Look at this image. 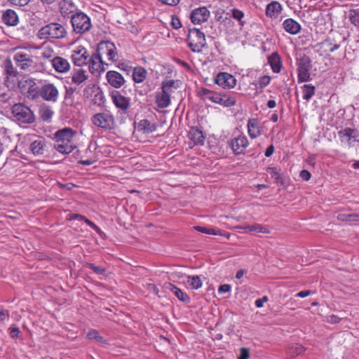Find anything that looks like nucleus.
<instances>
[{
  "instance_id": "423d86ee",
  "label": "nucleus",
  "mask_w": 359,
  "mask_h": 359,
  "mask_svg": "<svg viewBox=\"0 0 359 359\" xmlns=\"http://www.w3.org/2000/svg\"><path fill=\"white\" fill-rule=\"evenodd\" d=\"M94 126L103 130H111L116 126L115 118L109 110L94 114L91 118Z\"/></svg>"
},
{
  "instance_id": "de8ad7c7",
  "label": "nucleus",
  "mask_w": 359,
  "mask_h": 359,
  "mask_svg": "<svg viewBox=\"0 0 359 359\" xmlns=\"http://www.w3.org/2000/svg\"><path fill=\"white\" fill-rule=\"evenodd\" d=\"M232 17L238 20L241 26H243L244 22L242 21V19L244 17V13L243 11L236 8L232 9Z\"/></svg>"
},
{
  "instance_id": "13d9d810",
  "label": "nucleus",
  "mask_w": 359,
  "mask_h": 359,
  "mask_svg": "<svg viewBox=\"0 0 359 359\" xmlns=\"http://www.w3.org/2000/svg\"><path fill=\"white\" fill-rule=\"evenodd\" d=\"M267 301L268 297L266 296H264L262 298L256 299L255 304L257 308H262L264 305V303L266 302Z\"/></svg>"
},
{
  "instance_id": "c03bdc74",
  "label": "nucleus",
  "mask_w": 359,
  "mask_h": 359,
  "mask_svg": "<svg viewBox=\"0 0 359 359\" xmlns=\"http://www.w3.org/2000/svg\"><path fill=\"white\" fill-rule=\"evenodd\" d=\"M349 18L352 24L359 27V8L351 10Z\"/></svg>"
},
{
  "instance_id": "b1692460",
  "label": "nucleus",
  "mask_w": 359,
  "mask_h": 359,
  "mask_svg": "<svg viewBox=\"0 0 359 359\" xmlns=\"http://www.w3.org/2000/svg\"><path fill=\"white\" fill-rule=\"evenodd\" d=\"M170 93L162 90L161 93H158L156 96V102L157 106L160 108H166L170 104Z\"/></svg>"
},
{
  "instance_id": "9b49d317",
  "label": "nucleus",
  "mask_w": 359,
  "mask_h": 359,
  "mask_svg": "<svg viewBox=\"0 0 359 359\" xmlns=\"http://www.w3.org/2000/svg\"><path fill=\"white\" fill-rule=\"evenodd\" d=\"M90 55L87 49L82 46H78L71 51V59L73 64L77 67H82L88 64V60Z\"/></svg>"
},
{
  "instance_id": "39448f33",
  "label": "nucleus",
  "mask_w": 359,
  "mask_h": 359,
  "mask_svg": "<svg viewBox=\"0 0 359 359\" xmlns=\"http://www.w3.org/2000/svg\"><path fill=\"white\" fill-rule=\"evenodd\" d=\"M66 34V29L62 25L53 22L41 27L38 32V36L41 39H62L65 36Z\"/></svg>"
},
{
  "instance_id": "dca6fc26",
  "label": "nucleus",
  "mask_w": 359,
  "mask_h": 359,
  "mask_svg": "<svg viewBox=\"0 0 359 359\" xmlns=\"http://www.w3.org/2000/svg\"><path fill=\"white\" fill-rule=\"evenodd\" d=\"M215 83L224 88H231L236 86V80L229 73L220 72L216 77Z\"/></svg>"
},
{
  "instance_id": "9d476101",
  "label": "nucleus",
  "mask_w": 359,
  "mask_h": 359,
  "mask_svg": "<svg viewBox=\"0 0 359 359\" xmlns=\"http://www.w3.org/2000/svg\"><path fill=\"white\" fill-rule=\"evenodd\" d=\"M102 58L106 56L109 61L114 62L118 55L114 43L110 41H101L98 43L96 52Z\"/></svg>"
},
{
  "instance_id": "4468645a",
  "label": "nucleus",
  "mask_w": 359,
  "mask_h": 359,
  "mask_svg": "<svg viewBox=\"0 0 359 359\" xmlns=\"http://www.w3.org/2000/svg\"><path fill=\"white\" fill-rule=\"evenodd\" d=\"M228 144L235 155H240L244 153L249 142L246 136L240 135L231 139Z\"/></svg>"
},
{
  "instance_id": "4d7b16f0",
  "label": "nucleus",
  "mask_w": 359,
  "mask_h": 359,
  "mask_svg": "<svg viewBox=\"0 0 359 359\" xmlns=\"http://www.w3.org/2000/svg\"><path fill=\"white\" fill-rule=\"evenodd\" d=\"M8 1L13 5L20 6H26L29 2V0H8Z\"/></svg>"
},
{
  "instance_id": "aec40b11",
  "label": "nucleus",
  "mask_w": 359,
  "mask_h": 359,
  "mask_svg": "<svg viewBox=\"0 0 359 359\" xmlns=\"http://www.w3.org/2000/svg\"><path fill=\"white\" fill-rule=\"evenodd\" d=\"M46 148V142L43 138L39 137L34 140L29 146V149L34 156H41Z\"/></svg>"
},
{
  "instance_id": "6e6552de",
  "label": "nucleus",
  "mask_w": 359,
  "mask_h": 359,
  "mask_svg": "<svg viewBox=\"0 0 359 359\" xmlns=\"http://www.w3.org/2000/svg\"><path fill=\"white\" fill-rule=\"evenodd\" d=\"M33 58V55L23 51L17 52L13 55V60L16 65L20 69L28 72L32 71L35 68L36 63Z\"/></svg>"
},
{
  "instance_id": "f257e3e1",
  "label": "nucleus",
  "mask_w": 359,
  "mask_h": 359,
  "mask_svg": "<svg viewBox=\"0 0 359 359\" xmlns=\"http://www.w3.org/2000/svg\"><path fill=\"white\" fill-rule=\"evenodd\" d=\"M76 132L70 128H65L55 132L54 134V148L61 154L71 153L76 144L74 138Z\"/></svg>"
},
{
  "instance_id": "7c9ffc66",
  "label": "nucleus",
  "mask_w": 359,
  "mask_h": 359,
  "mask_svg": "<svg viewBox=\"0 0 359 359\" xmlns=\"http://www.w3.org/2000/svg\"><path fill=\"white\" fill-rule=\"evenodd\" d=\"M187 287L190 290H198L203 285L199 276H188L185 282Z\"/></svg>"
},
{
  "instance_id": "393cba45",
  "label": "nucleus",
  "mask_w": 359,
  "mask_h": 359,
  "mask_svg": "<svg viewBox=\"0 0 359 359\" xmlns=\"http://www.w3.org/2000/svg\"><path fill=\"white\" fill-rule=\"evenodd\" d=\"M165 287L172 292L176 297L178 298L179 300L183 302H190V297L184 292L182 290L178 288L177 286L174 285L172 283H166L165 285Z\"/></svg>"
},
{
  "instance_id": "3c124183",
  "label": "nucleus",
  "mask_w": 359,
  "mask_h": 359,
  "mask_svg": "<svg viewBox=\"0 0 359 359\" xmlns=\"http://www.w3.org/2000/svg\"><path fill=\"white\" fill-rule=\"evenodd\" d=\"M86 267L92 269L97 274H104L106 271L104 268L91 263L86 264Z\"/></svg>"
},
{
  "instance_id": "680f3d73",
  "label": "nucleus",
  "mask_w": 359,
  "mask_h": 359,
  "mask_svg": "<svg viewBox=\"0 0 359 359\" xmlns=\"http://www.w3.org/2000/svg\"><path fill=\"white\" fill-rule=\"evenodd\" d=\"M83 221L87 224L88 226H89L93 229L95 230L96 231H100V228L93 222L85 217V219H83Z\"/></svg>"
},
{
  "instance_id": "69168bd1",
  "label": "nucleus",
  "mask_w": 359,
  "mask_h": 359,
  "mask_svg": "<svg viewBox=\"0 0 359 359\" xmlns=\"http://www.w3.org/2000/svg\"><path fill=\"white\" fill-rule=\"evenodd\" d=\"M140 126H143V128L144 130H147V131L152 132V130L149 128L150 126V123L148 120L141 121L140 123Z\"/></svg>"
},
{
  "instance_id": "8fccbe9b",
  "label": "nucleus",
  "mask_w": 359,
  "mask_h": 359,
  "mask_svg": "<svg viewBox=\"0 0 359 359\" xmlns=\"http://www.w3.org/2000/svg\"><path fill=\"white\" fill-rule=\"evenodd\" d=\"M17 83V79L6 76L4 79V84L8 88H14Z\"/></svg>"
},
{
  "instance_id": "5701e85b",
  "label": "nucleus",
  "mask_w": 359,
  "mask_h": 359,
  "mask_svg": "<svg viewBox=\"0 0 359 359\" xmlns=\"http://www.w3.org/2000/svg\"><path fill=\"white\" fill-rule=\"evenodd\" d=\"M248 131L250 137L252 139L261 135L260 126L257 119H249L248 122Z\"/></svg>"
},
{
  "instance_id": "49530a36",
  "label": "nucleus",
  "mask_w": 359,
  "mask_h": 359,
  "mask_svg": "<svg viewBox=\"0 0 359 359\" xmlns=\"http://www.w3.org/2000/svg\"><path fill=\"white\" fill-rule=\"evenodd\" d=\"M252 231L263 233H269L270 232L266 226H264L259 224H255L251 225V232Z\"/></svg>"
},
{
  "instance_id": "58836bf2",
  "label": "nucleus",
  "mask_w": 359,
  "mask_h": 359,
  "mask_svg": "<svg viewBox=\"0 0 359 359\" xmlns=\"http://www.w3.org/2000/svg\"><path fill=\"white\" fill-rule=\"evenodd\" d=\"M354 133L355 130L353 129L346 128L339 132V136L341 138V141L344 140L350 141L352 138L355 137Z\"/></svg>"
},
{
  "instance_id": "e2e57ef3",
  "label": "nucleus",
  "mask_w": 359,
  "mask_h": 359,
  "mask_svg": "<svg viewBox=\"0 0 359 359\" xmlns=\"http://www.w3.org/2000/svg\"><path fill=\"white\" fill-rule=\"evenodd\" d=\"M231 290V285L228 284H224L219 286L218 289L219 293L228 292Z\"/></svg>"
},
{
  "instance_id": "c756f323",
  "label": "nucleus",
  "mask_w": 359,
  "mask_h": 359,
  "mask_svg": "<svg viewBox=\"0 0 359 359\" xmlns=\"http://www.w3.org/2000/svg\"><path fill=\"white\" fill-rule=\"evenodd\" d=\"M189 137L196 144H203L205 137L203 132L197 128H192L189 132Z\"/></svg>"
},
{
  "instance_id": "2eb2a0df",
  "label": "nucleus",
  "mask_w": 359,
  "mask_h": 359,
  "mask_svg": "<svg viewBox=\"0 0 359 359\" xmlns=\"http://www.w3.org/2000/svg\"><path fill=\"white\" fill-rule=\"evenodd\" d=\"M210 18V11L205 7L194 9L190 14V19L194 25H201Z\"/></svg>"
},
{
  "instance_id": "72a5a7b5",
  "label": "nucleus",
  "mask_w": 359,
  "mask_h": 359,
  "mask_svg": "<svg viewBox=\"0 0 359 359\" xmlns=\"http://www.w3.org/2000/svg\"><path fill=\"white\" fill-rule=\"evenodd\" d=\"M4 73L6 76L18 78V72L15 67H14L11 59L8 58L4 62Z\"/></svg>"
},
{
  "instance_id": "5fc2aeb1",
  "label": "nucleus",
  "mask_w": 359,
  "mask_h": 359,
  "mask_svg": "<svg viewBox=\"0 0 359 359\" xmlns=\"http://www.w3.org/2000/svg\"><path fill=\"white\" fill-rule=\"evenodd\" d=\"M271 81V77L269 76H263L259 79V85L261 88H264L267 86Z\"/></svg>"
},
{
  "instance_id": "603ef678",
  "label": "nucleus",
  "mask_w": 359,
  "mask_h": 359,
  "mask_svg": "<svg viewBox=\"0 0 359 359\" xmlns=\"http://www.w3.org/2000/svg\"><path fill=\"white\" fill-rule=\"evenodd\" d=\"M20 334V330L15 325L9 327V334L12 339H17Z\"/></svg>"
},
{
  "instance_id": "e433bc0d",
  "label": "nucleus",
  "mask_w": 359,
  "mask_h": 359,
  "mask_svg": "<svg viewBox=\"0 0 359 359\" xmlns=\"http://www.w3.org/2000/svg\"><path fill=\"white\" fill-rule=\"evenodd\" d=\"M337 218L342 222H356L359 221V214L356 213H339Z\"/></svg>"
},
{
  "instance_id": "c85d7f7f",
  "label": "nucleus",
  "mask_w": 359,
  "mask_h": 359,
  "mask_svg": "<svg viewBox=\"0 0 359 359\" xmlns=\"http://www.w3.org/2000/svg\"><path fill=\"white\" fill-rule=\"evenodd\" d=\"M282 11V6L278 1H272L266 6V15L270 18L276 17Z\"/></svg>"
},
{
  "instance_id": "20e7f679",
  "label": "nucleus",
  "mask_w": 359,
  "mask_h": 359,
  "mask_svg": "<svg viewBox=\"0 0 359 359\" xmlns=\"http://www.w3.org/2000/svg\"><path fill=\"white\" fill-rule=\"evenodd\" d=\"M11 113L19 124H30L35 121L34 112L29 107L22 103L15 104L12 107Z\"/></svg>"
},
{
  "instance_id": "ea45409f",
  "label": "nucleus",
  "mask_w": 359,
  "mask_h": 359,
  "mask_svg": "<svg viewBox=\"0 0 359 359\" xmlns=\"http://www.w3.org/2000/svg\"><path fill=\"white\" fill-rule=\"evenodd\" d=\"M306 348L299 344H292L289 348V353L292 356H297L302 354L305 351Z\"/></svg>"
},
{
  "instance_id": "412c9836",
  "label": "nucleus",
  "mask_w": 359,
  "mask_h": 359,
  "mask_svg": "<svg viewBox=\"0 0 359 359\" xmlns=\"http://www.w3.org/2000/svg\"><path fill=\"white\" fill-rule=\"evenodd\" d=\"M55 3L57 5V9L63 17L72 13L74 8V3L69 0H56Z\"/></svg>"
},
{
  "instance_id": "f3484780",
  "label": "nucleus",
  "mask_w": 359,
  "mask_h": 359,
  "mask_svg": "<svg viewBox=\"0 0 359 359\" xmlns=\"http://www.w3.org/2000/svg\"><path fill=\"white\" fill-rule=\"evenodd\" d=\"M106 79L108 83L114 88H120L126 82L123 76L119 72L113 70L107 72Z\"/></svg>"
},
{
  "instance_id": "864d4df0",
  "label": "nucleus",
  "mask_w": 359,
  "mask_h": 359,
  "mask_svg": "<svg viewBox=\"0 0 359 359\" xmlns=\"http://www.w3.org/2000/svg\"><path fill=\"white\" fill-rule=\"evenodd\" d=\"M324 45L325 46H327L330 47V52L332 53L334 51H335L336 50L339 49V47H340V44H337V43H335V44H333L332 43V41L330 39H326L325 41H324Z\"/></svg>"
},
{
  "instance_id": "bf43d9fd",
  "label": "nucleus",
  "mask_w": 359,
  "mask_h": 359,
  "mask_svg": "<svg viewBox=\"0 0 359 359\" xmlns=\"http://www.w3.org/2000/svg\"><path fill=\"white\" fill-rule=\"evenodd\" d=\"M10 316L9 311L8 310H5L4 309H1L0 310V321L4 322L6 318H8Z\"/></svg>"
},
{
  "instance_id": "f8f14e48",
  "label": "nucleus",
  "mask_w": 359,
  "mask_h": 359,
  "mask_svg": "<svg viewBox=\"0 0 359 359\" xmlns=\"http://www.w3.org/2000/svg\"><path fill=\"white\" fill-rule=\"evenodd\" d=\"M112 103L115 107L123 113H126L130 105V98L123 95L118 90H112L109 93Z\"/></svg>"
},
{
  "instance_id": "f704fd0d",
  "label": "nucleus",
  "mask_w": 359,
  "mask_h": 359,
  "mask_svg": "<svg viewBox=\"0 0 359 359\" xmlns=\"http://www.w3.org/2000/svg\"><path fill=\"white\" fill-rule=\"evenodd\" d=\"M236 98L230 94L220 93L217 104H219L224 107H231L236 104Z\"/></svg>"
},
{
  "instance_id": "052dcab7",
  "label": "nucleus",
  "mask_w": 359,
  "mask_h": 359,
  "mask_svg": "<svg viewBox=\"0 0 359 359\" xmlns=\"http://www.w3.org/2000/svg\"><path fill=\"white\" fill-rule=\"evenodd\" d=\"M250 357V353L246 348H242L241 349V354L238 359H248Z\"/></svg>"
},
{
  "instance_id": "4be33fe9",
  "label": "nucleus",
  "mask_w": 359,
  "mask_h": 359,
  "mask_svg": "<svg viewBox=\"0 0 359 359\" xmlns=\"http://www.w3.org/2000/svg\"><path fill=\"white\" fill-rule=\"evenodd\" d=\"M283 27L287 33L295 35L301 30V25L292 18H287L283 22Z\"/></svg>"
},
{
  "instance_id": "a878e982",
  "label": "nucleus",
  "mask_w": 359,
  "mask_h": 359,
  "mask_svg": "<svg viewBox=\"0 0 359 359\" xmlns=\"http://www.w3.org/2000/svg\"><path fill=\"white\" fill-rule=\"evenodd\" d=\"M2 20L8 26H15L18 23V15L11 9H8L4 13Z\"/></svg>"
},
{
  "instance_id": "0eeeda50",
  "label": "nucleus",
  "mask_w": 359,
  "mask_h": 359,
  "mask_svg": "<svg viewBox=\"0 0 359 359\" xmlns=\"http://www.w3.org/2000/svg\"><path fill=\"white\" fill-rule=\"evenodd\" d=\"M311 61L309 56L304 55L297 59L298 81L306 82L311 80L310 70Z\"/></svg>"
},
{
  "instance_id": "c9c22d12",
  "label": "nucleus",
  "mask_w": 359,
  "mask_h": 359,
  "mask_svg": "<svg viewBox=\"0 0 359 359\" xmlns=\"http://www.w3.org/2000/svg\"><path fill=\"white\" fill-rule=\"evenodd\" d=\"M86 337L90 340H95V341L102 344H107V341L104 339V337H102L96 330H90L87 333Z\"/></svg>"
},
{
  "instance_id": "a18cd8bd",
  "label": "nucleus",
  "mask_w": 359,
  "mask_h": 359,
  "mask_svg": "<svg viewBox=\"0 0 359 359\" xmlns=\"http://www.w3.org/2000/svg\"><path fill=\"white\" fill-rule=\"evenodd\" d=\"M99 88L97 87L95 84H89L85 87L83 89V96L86 97H90L96 91L98 90Z\"/></svg>"
},
{
  "instance_id": "37998d69",
  "label": "nucleus",
  "mask_w": 359,
  "mask_h": 359,
  "mask_svg": "<svg viewBox=\"0 0 359 359\" xmlns=\"http://www.w3.org/2000/svg\"><path fill=\"white\" fill-rule=\"evenodd\" d=\"M75 92V88L72 87L66 88L65 94V101L68 104H72L74 100V94Z\"/></svg>"
},
{
  "instance_id": "0e129e2a",
  "label": "nucleus",
  "mask_w": 359,
  "mask_h": 359,
  "mask_svg": "<svg viewBox=\"0 0 359 359\" xmlns=\"http://www.w3.org/2000/svg\"><path fill=\"white\" fill-rule=\"evenodd\" d=\"M311 176V173L306 170H303L300 172V177L305 181L310 180Z\"/></svg>"
},
{
  "instance_id": "6ab92c4d",
  "label": "nucleus",
  "mask_w": 359,
  "mask_h": 359,
  "mask_svg": "<svg viewBox=\"0 0 359 359\" xmlns=\"http://www.w3.org/2000/svg\"><path fill=\"white\" fill-rule=\"evenodd\" d=\"M51 64L55 72L58 73H66L70 69L69 61L60 56L54 57L51 60Z\"/></svg>"
},
{
  "instance_id": "79ce46f5",
  "label": "nucleus",
  "mask_w": 359,
  "mask_h": 359,
  "mask_svg": "<svg viewBox=\"0 0 359 359\" xmlns=\"http://www.w3.org/2000/svg\"><path fill=\"white\" fill-rule=\"evenodd\" d=\"M194 229L195 230H196L197 231L201 232L202 233H205V234H209V235H221V233H219V231H217L213 229L207 228L205 226H194Z\"/></svg>"
},
{
  "instance_id": "1a4fd4ad",
  "label": "nucleus",
  "mask_w": 359,
  "mask_h": 359,
  "mask_svg": "<svg viewBox=\"0 0 359 359\" xmlns=\"http://www.w3.org/2000/svg\"><path fill=\"white\" fill-rule=\"evenodd\" d=\"M18 87L22 93L31 100H35L39 97V89L35 81L32 79H22L18 81Z\"/></svg>"
},
{
  "instance_id": "09e8293b",
  "label": "nucleus",
  "mask_w": 359,
  "mask_h": 359,
  "mask_svg": "<svg viewBox=\"0 0 359 359\" xmlns=\"http://www.w3.org/2000/svg\"><path fill=\"white\" fill-rule=\"evenodd\" d=\"M175 81L174 80H169L163 81L161 84V89L165 90L167 92L171 93L172 92V88L175 86Z\"/></svg>"
},
{
  "instance_id": "cd10ccee",
  "label": "nucleus",
  "mask_w": 359,
  "mask_h": 359,
  "mask_svg": "<svg viewBox=\"0 0 359 359\" xmlns=\"http://www.w3.org/2000/svg\"><path fill=\"white\" fill-rule=\"evenodd\" d=\"M72 82L76 85H80L87 80L88 76L86 71L82 69H74L72 73Z\"/></svg>"
},
{
  "instance_id": "f03ea898",
  "label": "nucleus",
  "mask_w": 359,
  "mask_h": 359,
  "mask_svg": "<svg viewBox=\"0 0 359 359\" xmlns=\"http://www.w3.org/2000/svg\"><path fill=\"white\" fill-rule=\"evenodd\" d=\"M186 41L188 47L194 53H201L207 47L205 34L198 28L189 29Z\"/></svg>"
},
{
  "instance_id": "6e6d98bb",
  "label": "nucleus",
  "mask_w": 359,
  "mask_h": 359,
  "mask_svg": "<svg viewBox=\"0 0 359 359\" xmlns=\"http://www.w3.org/2000/svg\"><path fill=\"white\" fill-rule=\"evenodd\" d=\"M170 25L172 27V28L175 29H178L182 27V23L180 19L175 15L172 16Z\"/></svg>"
},
{
  "instance_id": "774afa93",
  "label": "nucleus",
  "mask_w": 359,
  "mask_h": 359,
  "mask_svg": "<svg viewBox=\"0 0 359 359\" xmlns=\"http://www.w3.org/2000/svg\"><path fill=\"white\" fill-rule=\"evenodd\" d=\"M269 173L271 175L274 177L275 179L278 180L280 177V174L278 172L276 171V170L273 168H269Z\"/></svg>"
},
{
  "instance_id": "ddd939ff",
  "label": "nucleus",
  "mask_w": 359,
  "mask_h": 359,
  "mask_svg": "<svg viewBox=\"0 0 359 359\" xmlns=\"http://www.w3.org/2000/svg\"><path fill=\"white\" fill-rule=\"evenodd\" d=\"M40 95L44 100L55 102L59 96V92L57 87L53 83H45L39 89Z\"/></svg>"
},
{
  "instance_id": "338daca9",
  "label": "nucleus",
  "mask_w": 359,
  "mask_h": 359,
  "mask_svg": "<svg viewBox=\"0 0 359 359\" xmlns=\"http://www.w3.org/2000/svg\"><path fill=\"white\" fill-rule=\"evenodd\" d=\"M311 293L312 292H311V290H303V291H301V292H298L296 294V296L298 297L304 298V297H306L309 295H310Z\"/></svg>"
},
{
  "instance_id": "7ed1b4c3",
  "label": "nucleus",
  "mask_w": 359,
  "mask_h": 359,
  "mask_svg": "<svg viewBox=\"0 0 359 359\" xmlns=\"http://www.w3.org/2000/svg\"><path fill=\"white\" fill-rule=\"evenodd\" d=\"M71 24L73 32L76 34H83L92 27L90 18L82 11H78L71 16Z\"/></svg>"
},
{
  "instance_id": "a211bd4d",
  "label": "nucleus",
  "mask_w": 359,
  "mask_h": 359,
  "mask_svg": "<svg viewBox=\"0 0 359 359\" xmlns=\"http://www.w3.org/2000/svg\"><path fill=\"white\" fill-rule=\"evenodd\" d=\"M89 69L93 74L100 73L104 71V62L102 58L95 53L88 60Z\"/></svg>"
},
{
  "instance_id": "473e14b6",
  "label": "nucleus",
  "mask_w": 359,
  "mask_h": 359,
  "mask_svg": "<svg viewBox=\"0 0 359 359\" xmlns=\"http://www.w3.org/2000/svg\"><path fill=\"white\" fill-rule=\"evenodd\" d=\"M269 63L273 72L278 73L280 72L282 67V63L280 57L277 53H273L268 57Z\"/></svg>"
},
{
  "instance_id": "4c0bfd02",
  "label": "nucleus",
  "mask_w": 359,
  "mask_h": 359,
  "mask_svg": "<svg viewBox=\"0 0 359 359\" xmlns=\"http://www.w3.org/2000/svg\"><path fill=\"white\" fill-rule=\"evenodd\" d=\"M302 93L303 99L309 101L315 93V87L311 84H304L302 86Z\"/></svg>"
},
{
  "instance_id": "2f4dec72",
  "label": "nucleus",
  "mask_w": 359,
  "mask_h": 359,
  "mask_svg": "<svg viewBox=\"0 0 359 359\" xmlns=\"http://www.w3.org/2000/svg\"><path fill=\"white\" fill-rule=\"evenodd\" d=\"M200 95L205 101L209 100L213 103H217L220 93L213 92L207 88H202L200 91Z\"/></svg>"
},
{
  "instance_id": "a19ab883",
  "label": "nucleus",
  "mask_w": 359,
  "mask_h": 359,
  "mask_svg": "<svg viewBox=\"0 0 359 359\" xmlns=\"http://www.w3.org/2000/svg\"><path fill=\"white\" fill-rule=\"evenodd\" d=\"M39 114L43 121H48L52 117L53 111L48 107L42 106L39 109Z\"/></svg>"
},
{
  "instance_id": "bb28decb",
  "label": "nucleus",
  "mask_w": 359,
  "mask_h": 359,
  "mask_svg": "<svg viewBox=\"0 0 359 359\" xmlns=\"http://www.w3.org/2000/svg\"><path fill=\"white\" fill-rule=\"evenodd\" d=\"M132 76L135 83H142L147 76V71L142 67L137 66L133 69Z\"/></svg>"
}]
</instances>
